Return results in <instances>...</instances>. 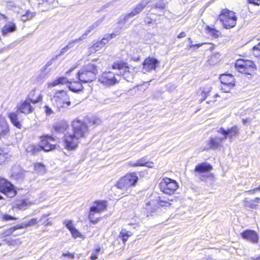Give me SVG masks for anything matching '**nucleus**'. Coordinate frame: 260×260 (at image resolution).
<instances>
[{"mask_svg":"<svg viewBox=\"0 0 260 260\" xmlns=\"http://www.w3.org/2000/svg\"><path fill=\"white\" fill-rule=\"evenodd\" d=\"M73 133H68L63 137V145L64 148L68 150L76 149L81 138H85L88 134L87 125L79 120L73 122Z\"/></svg>","mask_w":260,"mask_h":260,"instance_id":"obj_1","label":"nucleus"},{"mask_svg":"<svg viewBox=\"0 0 260 260\" xmlns=\"http://www.w3.org/2000/svg\"><path fill=\"white\" fill-rule=\"evenodd\" d=\"M113 70H117L116 72L105 71L99 77V81L104 86L109 87L114 86L120 81L119 75L122 74L121 70L126 69L124 62H114L112 65Z\"/></svg>","mask_w":260,"mask_h":260,"instance_id":"obj_2","label":"nucleus"},{"mask_svg":"<svg viewBox=\"0 0 260 260\" xmlns=\"http://www.w3.org/2000/svg\"><path fill=\"white\" fill-rule=\"evenodd\" d=\"M138 180L137 174L135 173H131L121 177L117 182L115 186L121 190L122 194H128L131 191V187L136 185Z\"/></svg>","mask_w":260,"mask_h":260,"instance_id":"obj_3","label":"nucleus"},{"mask_svg":"<svg viewBox=\"0 0 260 260\" xmlns=\"http://www.w3.org/2000/svg\"><path fill=\"white\" fill-rule=\"evenodd\" d=\"M35 90L31 91L28 95V98L22 103L19 106H18V112L25 114L31 113L34 110V108L30 105V103H37L42 100V96L39 94L37 98H34Z\"/></svg>","mask_w":260,"mask_h":260,"instance_id":"obj_4","label":"nucleus"},{"mask_svg":"<svg viewBox=\"0 0 260 260\" xmlns=\"http://www.w3.org/2000/svg\"><path fill=\"white\" fill-rule=\"evenodd\" d=\"M219 19L222 22L224 27L229 29L236 24L237 17L234 12L228 9H223L219 16Z\"/></svg>","mask_w":260,"mask_h":260,"instance_id":"obj_5","label":"nucleus"},{"mask_svg":"<svg viewBox=\"0 0 260 260\" xmlns=\"http://www.w3.org/2000/svg\"><path fill=\"white\" fill-rule=\"evenodd\" d=\"M159 186L160 191L163 193L171 195L174 193L179 185L175 180L166 177L161 179Z\"/></svg>","mask_w":260,"mask_h":260,"instance_id":"obj_6","label":"nucleus"},{"mask_svg":"<svg viewBox=\"0 0 260 260\" xmlns=\"http://www.w3.org/2000/svg\"><path fill=\"white\" fill-rule=\"evenodd\" d=\"M235 68L239 72L247 75H250L256 69V66L252 61L243 59L237 60Z\"/></svg>","mask_w":260,"mask_h":260,"instance_id":"obj_7","label":"nucleus"},{"mask_svg":"<svg viewBox=\"0 0 260 260\" xmlns=\"http://www.w3.org/2000/svg\"><path fill=\"white\" fill-rule=\"evenodd\" d=\"M0 192L9 198L14 197L17 192L13 185L10 181L1 177Z\"/></svg>","mask_w":260,"mask_h":260,"instance_id":"obj_8","label":"nucleus"},{"mask_svg":"<svg viewBox=\"0 0 260 260\" xmlns=\"http://www.w3.org/2000/svg\"><path fill=\"white\" fill-rule=\"evenodd\" d=\"M107 205L106 202L103 201H95L94 202L93 206L90 208L89 213L88 214V218L90 222L93 224L96 223L98 220L94 219V214L95 213H101L106 209Z\"/></svg>","mask_w":260,"mask_h":260,"instance_id":"obj_9","label":"nucleus"},{"mask_svg":"<svg viewBox=\"0 0 260 260\" xmlns=\"http://www.w3.org/2000/svg\"><path fill=\"white\" fill-rule=\"evenodd\" d=\"M41 145L42 150L45 151H49L56 148V137H53L48 135L41 137Z\"/></svg>","mask_w":260,"mask_h":260,"instance_id":"obj_10","label":"nucleus"},{"mask_svg":"<svg viewBox=\"0 0 260 260\" xmlns=\"http://www.w3.org/2000/svg\"><path fill=\"white\" fill-rule=\"evenodd\" d=\"M69 100V96L66 91L59 90L56 92L54 95L52 101L55 103L57 107H64V102Z\"/></svg>","mask_w":260,"mask_h":260,"instance_id":"obj_11","label":"nucleus"},{"mask_svg":"<svg viewBox=\"0 0 260 260\" xmlns=\"http://www.w3.org/2000/svg\"><path fill=\"white\" fill-rule=\"evenodd\" d=\"M217 132L223 136L225 140L228 138L231 141L233 137L238 136L239 129L237 126H234L227 130L223 127H220L217 130Z\"/></svg>","mask_w":260,"mask_h":260,"instance_id":"obj_12","label":"nucleus"},{"mask_svg":"<svg viewBox=\"0 0 260 260\" xmlns=\"http://www.w3.org/2000/svg\"><path fill=\"white\" fill-rule=\"evenodd\" d=\"M158 63L159 62L156 58L150 57L146 58L143 63L144 73L155 70Z\"/></svg>","mask_w":260,"mask_h":260,"instance_id":"obj_13","label":"nucleus"},{"mask_svg":"<svg viewBox=\"0 0 260 260\" xmlns=\"http://www.w3.org/2000/svg\"><path fill=\"white\" fill-rule=\"evenodd\" d=\"M78 79L83 83L91 82L96 79L93 74L82 68L77 74Z\"/></svg>","mask_w":260,"mask_h":260,"instance_id":"obj_14","label":"nucleus"},{"mask_svg":"<svg viewBox=\"0 0 260 260\" xmlns=\"http://www.w3.org/2000/svg\"><path fill=\"white\" fill-rule=\"evenodd\" d=\"M116 35L117 34H111L103 38L101 41L96 42L90 47V51L93 52L99 50L101 48H103L105 46V45L108 42L109 40L116 36Z\"/></svg>","mask_w":260,"mask_h":260,"instance_id":"obj_15","label":"nucleus"},{"mask_svg":"<svg viewBox=\"0 0 260 260\" xmlns=\"http://www.w3.org/2000/svg\"><path fill=\"white\" fill-rule=\"evenodd\" d=\"M241 235L244 239L247 240L253 243H257L258 241V235L253 230H245L241 233Z\"/></svg>","mask_w":260,"mask_h":260,"instance_id":"obj_16","label":"nucleus"},{"mask_svg":"<svg viewBox=\"0 0 260 260\" xmlns=\"http://www.w3.org/2000/svg\"><path fill=\"white\" fill-rule=\"evenodd\" d=\"M222 85H226L230 87L235 86V78L231 74H222L220 77Z\"/></svg>","mask_w":260,"mask_h":260,"instance_id":"obj_17","label":"nucleus"},{"mask_svg":"<svg viewBox=\"0 0 260 260\" xmlns=\"http://www.w3.org/2000/svg\"><path fill=\"white\" fill-rule=\"evenodd\" d=\"M212 169V166L207 162H202L197 165L194 172L199 174L208 172Z\"/></svg>","mask_w":260,"mask_h":260,"instance_id":"obj_18","label":"nucleus"},{"mask_svg":"<svg viewBox=\"0 0 260 260\" xmlns=\"http://www.w3.org/2000/svg\"><path fill=\"white\" fill-rule=\"evenodd\" d=\"M152 0H142L129 13L133 17L139 14Z\"/></svg>","mask_w":260,"mask_h":260,"instance_id":"obj_19","label":"nucleus"},{"mask_svg":"<svg viewBox=\"0 0 260 260\" xmlns=\"http://www.w3.org/2000/svg\"><path fill=\"white\" fill-rule=\"evenodd\" d=\"M16 30V24L13 22H7L4 26L2 28V34L6 36L8 34L14 32Z\"/></svg>","mask_w":260,"mask_h":260,"instance_id":"obj_20","label":"nucleus"},{"mask_svg":"<svg viewBox=\"0 0 260 260\" xmlns=\"http://www.w3.org/2000/svg\"><path fill=\"white\" fill-rule=\"evenodd\" d=\"M49 214H44L42 216L41 219L38 222H41L43 218L47 217ZM38 222L37 219L36 218H32L28 221H25L20 225H18L20 229H24L28 226H31L35 225Z\"/></svg>","mask_w":260,"mask_h":260,"instance_id":"obj_21","label":"nucleus"},{"mask_svg":"<svg viewBox=\"0 0 260 260\" xmlns=\"http://www.w3.org/2000/svg\"><path fill=\"white\" fill-rule=\"evenodd\" d=\"M82 68L86 71L93 74L94 77L96 78V76L99 73V70L100 69V67L97 65L93 62H90L84 66Z\"/></svg>","mask_w":260,"mask_h":260,"instance_id":"obj_22","label":"nucleus"},{"mask_svg":"<svg viewBox=\"0 0 260 260\" xmlns=\"http://www.w3.org/2000/svg\"><path fill=\"white\" fill-rule=\"evenodd\" d=\"M102 23L101 20H99L93 23L91 25L89 26L86 30L85 32L80 36V40L85 39L87 36L92 31H94Z\"/></svg>","mask_w":260,"mask_h":260,"instance_id":"obj_23","label":"nucleus"},{"mask_svg":"<svg viewBox=\"0 0 260 260\" xmlns=\"http://www.w3.org/2000/svg\"><path fill=\"white\" fill-rule=\"evenodd\" d=\"M9 131V126L7 121L0 115V137L6 135Z\"/></svg>","mask_w":260,"mask_h":260,"instance_id":"obj_24","label":"nucleus"},{"mask_svg":"<svg viewBox=\"0 0 260 260\" xmlns=\"http://www.w3.org/2000/svg\"><path fill=\"white\" fill-rule=\"evenodd\" d=\"M225 140L224 137H215L211 138L210 140L209 146L211 149H217L220 147L221 143L223 140Z\"/></svg>","mask_w":260,"mask_h":260,"instance_id":"obj_25","label":"nucleus"},{"mask_svg":"<svg viewBox=\"0 0 260 260\" xmlns=\"http://www.w3.org/2000/svg\"><path fill=\"white\" fill-rule=\"evenodd\" d=\"M18 112H11L9 114L8 117L12 123L17 128H20L21 124L18 119Z\"/></svg>","mask_w":260,"mask_h":260,"instance_id":"obj_26","label":"nucleus"},{"mask_svg":"<svg viewBox=\"0 0 260 260\" xmlns=\"http://www.w3.org/2000/svg\"><path fill=\"white\" fill-rule=\"evenodd\" d=\"M68 127L66 122H59L53 126L52 129L56 134L63 133Z\"/></svg>","mask_w":260,"mask_h":260,"instance_id":"obj_27","label":"nucleus"},{"mask_svg":"<svg viewBox=\"0 0 260 260\" xmlns=\"http://www.w3.org/2000/svg\"><path fill=\"white\" fill-rule=\"evenodd\" d=\"M70 90L74 92H78L82 91L83 87L81 83L79 82H70L68 86Z\"/></svg>","mask_w":260,"mask_h":260,"instance_id":"obj_28","label":"nucleus"},{"mask_svg":"<svg viewBox=\"0 0 260 260\" xmlns=\"http://www.w3.org/2000/svg\"><path fill=\"white\" fill-rule=\"evenodd\" d=\"M25 149L26 152L30 153L32 155H35L42 150V148L40 145L30 144L26 147Z\"/></svg>","mask_w":260,"mask_h":260,"instance_id":"obj_29","label":"nucleus"},{"mask_svg":"<svg viewBox=\"0 0 260 260\" xmlns=\"http://www.w3.org/2000/svg\"><path fill=\"white\" fill-rule=\"evenodd\" d=\"M133 235L131 232L127 231L125 229H122L119 234V237L122 238L123 243H125L129 237Z\"/></svg>","mask_w":260,"mask_h":260,"instance_id":"obj_30","label":"nucleus"},{"mask_svg":"<svg viewBox=\"0 0 260 260\" xmlns=\"http://www.w3.org/2000/svg\"><path fill=\"white\" fill-rule=\"evenodd\" d=\"M124 65L126 69L121 70L122 74H120L119 77L122 76H123V78L126 81H129L131 79V76H132V75L128 70L129 68L126 66V64L125 63H124Z\"/></svg>","mask_w":260,"mask_h":260,"instance_id":"obj_31","label":"nucleus"},{"mask_svg":"<svg viewBox=\"0 0 260 260\" xmlns=\"http://www.w3.org/2000/svg\"><path fill=\"white\" fill-rule=\"evenodd\" d=\"M69 82L68 79L67 77H59L58 79L55 80L52 82L50 85L52 87L55 86L59 84H64Z\"/></svg>","mask_w":260,"mask_h":260,"instance_id":"obj_32","label":"nucleus"},{"mask_svg":"<svg viewBox=\"0 0 260 260\" xmlns=\"http://www.w3.org/2000/svg\"><path fill=\"white\" fill-rule=\"evenodd\" d=\"M173 201V200H165L164 198L160 197H158L157 200L158 204L162 207H167L171 205V202Z\"/></svg>","mask_w":260,"mask_h":260,"instance_id":"obj_33","label":"nucleus"},{"mask_svg":"<svg viewBox=\"0 0 260 260\" xmlns=\"http://www.w3.org/2000/svg\"><path fill=\"white\" fill-rule=\"evenodd\" d=\"M35 16V13L29 11H26L25 14L21 16V20L25 22Z\"/></svg>","mask_w":260,"mask_h":260,"instance_id":"obj_34","label":"nucleus"},{"mask_svg":"<svg viewBox=\"0 0 260 260\" xmlns=\"http://www.w3.org/2000/svg\"><path fill=\"white\" fill-rule=\"evenodd\" d=\"M20 229L18 225H17L15 226L11 227L8 230H5L2 234L3 236L6 237L9 236L12 234L14 231Z\"/></svg>","mask_w":260,"mask_h":260,"instance_id":"obj_35","label":"nucleus"},{"mask_svg":"<svg viewBox=\"0 0 260 260\" xmlns=\"http://www.w3.org/2000/svg\"><path fill=\"white\" fill-rule=\"evenodd\" d=\"M206 29L212 37L214 38H217L218 37L219 33V31L216 30L214 28L210 27L209 26H207L206 27Z\"/></svg>","mask_w":260,"mask_h":260,"instance_id":"obj_36","label":"nucleus"},{"mask_svg":"<svg viewBox=\"0 0 260 260\" xmlns=\"http://www.w3.org/2000/svg\"><path fill=\"white\" fill-rule=\"evenodd\" d=\"M132 17H133V16L131 15V14L129 13H127V14H126L124 16H121L119 18V19L118 20V24H119L120 25H123L125 23H126L128 21V20L130 18H132Z\"/></svg>","mask_w":260,"mask_h":260,"instance_id":"obj_37","label":"nucleus"},{"mask_svg":"<svg viewBox=\"0 0 260 260\" xmlns=\"http://www.w3.org/2000/svg\"><path fill=\"white\" fill-rule=\"evenodd\" d=\"M146 161V158L143 157L138 159L136 162H130V165L132 167L144 166Z\"/></svg>","mask_w":260,"mask_h":260,"instance_id":"obj_38","label":"nucleus"},{"mask_svg":"<svg viewBox=\"0 0 260 260\" xmlns=\"http://www.w3.org/2000/svg\"><path fill=\"white\" fill-rule=\"evenodd\" d=\"M35 170L39 173H44L45 172V168L43 164L41 163H37L35 164Z\"/></svg>","mask_w":260,"mask_h":260,"instance_id":"obj_39","label":"nucleus"},{"mask_svg":"<svg viewBox=\"0 0 260 260\" xmlns=\"http://www.w3.org/2000/svg\"><path fill=\"white\" fill-rule=\"evenodd\" d=\"M100 250L101 248L99 247L96 248L95 249L92 250V254L90 256V259L91 260L96 259L98 258V255L99 253Z\"/></svg>","mask_w":260,"mask_h":260,"instance_id":"obj_40","label":"nucleus"},{"mask_svg":"<svg viewBox=\"0 0 260 260\" xmlns=\"http://www.w3.org/2000/svg\"><path fill=\"white\" fill-rule=\"evenodd\" d=\"M80 37L79 38H78V39H76L75 40H72V41H70L68 44H67L66 46V47L68 49H70L72 48H73L74 46V44L75 43H76L77 42H78L79 41H82L83 40H80Z\"/></svg>","mask_w":260,"mask_h":260,"instance_id":"obj_41","label":"nucleus"},{"mask_svg":"<svg viewBox=\"0 0 260 260\" xmlns=\"http://www.w3.org/2000/svg\"><path fill=\"white\" fill-rule=\"evenodd\" d=\"M165 3L162 1H160L159 2L156 3L155 5H153L152 8L159 9H164L165 8Z\"/></svg>","mask_w":260,"mask_h":260,"instance_id":"obj_42","label":"nucleus"},{"mask_svg":"<svg viewBox=\"0 0 260 260\" xmlns=\"http://www.w3.org/2000/svg\"><path fill=\"white\" fill-rule=\"evenodd\" d=\"M26 172L23 170H20L18 173L14 172L13 175L15 176L17 179L22 178Z\"/></svg>","mask_w":260,"mask_h":260,"instance_id":"obj_43","label":"nucleus"},{"mask_svg":"<svg viewBox=\"0 0 260 260\" xmlns=\"http://www.w3.org/2000/svg\"><path fill=\"white\" fill-rule=\"evenodd\" d=\"M64 224L70 232L75 228L72 220L66 221L64 222Z\"/></svg>","mask_w":260,"mask_h":260,"instance_id":"obj_44","label":"nucleus"},{"mask_svg":"<svg viewBox=\"0 0 260 260\" xmlns=\"http://www.w3.org/2000/svg\"><path fill=\"white\" fill-rule=\"evenodd\" d=\"M251 51L253 55L256 57L260 56V50L257 47L254 46L253 47Z\"/></svg>","mask_w":260,"mask_h":260,"instance_id":"obj_45","label":"nucleus"},{"mask_svg":"<svg viewBox=\"0 0 260 260\" xmlns=\"http://www.w3.org/2000/svg\"><path fill=\"white\" fill-rule=\"evenodd\" d=\"M57 58L58 56L55 55L54 56H53L50 60L47 61L46 65L44 67V69L45 70L48 67L50 66L53 63V61L57 59Z\"/></svg>","mask_w":260,"mask_h":260,"instance_id":"obj_46","label":"nucleus"},{"mask_svg":"<svg viewBox=\"0 0 260 260\" xmlns=\"http://www.w3.org/2000/svg\"><path fill=\"white\" fill-rule=\"evenodd\" d=\"M6 154L4 152V150L0 149V164H1L5 161L6 158Z\"/></svg>","mask_w":260,"mask_h":260,"instance_id":"obj_47","label":"nucleus"},{"mask_svg":"<svg viewBox=\"0 0 260 260\" xmlns=\"http://www.w3.org/2000/svg\"><path fill=\"white\" fill-rule=\"evenodd\" d=\"M2 219L4 221H9L15 219V217L8 214H4L2 216Z\"/></svg>","mask_w":260,"mask_h":260,"instance_id":"obj_48","label":"nucleus"},{"mask_svg":"<svg viewBox=\"0 0 260 260\" xmlns=\"http://www.w3.org/2000/svg\"><path fill=\"white\" fill-rule=\"evenodd\" d=\"M71 233L72 235V236L74 238H76L77 237H79L80 235V233L78 232V231L75 228L73 230L71 231Z\"/></svg>","mask_w":260,"mask_h":260,"instance_id":"obj_49","label":"nucleus"},{"mask_svg":"<svg viewBox=\"0 0 260 260\" xmlns=\"http://www.w3.org/2000/svg\"><path fill=\"white\" fill-rule=\"evenodd\" d=\"M233 87H230L229 86H227L226 85H222L221 87V90L224 92H229L230 90Z\"/></svg>","mask_w":260,"mask_h":260,"instance_id":"obj_50","label":"nucleus"},{"mask_svg":"<svg viewBox=\"0 0 260 260\" xmlns=\"http://www.w3.org/2000/svg\"><path fill=\"white\" fill-rule=\"evenodd\" d=\"M45 112L47 115H50L51 114L53 113V111L48 106H45L44 107Z\"/></svg>","mask_w":260,"mask_h":260,"instance_id":"obj_51","label":"nucleus"},{"mask_svg":"<svg viewBox=\"0 0 260 260\" xmlns=\"http://www.w3.org/2000/svg\"><path fill=\"white\" fill-rule=\"evenodd\" d=\"M69 50V49L66 47V46L64 47L63 48H62L58 54L57 55H56V56H58V57L59 56H60L62 55H63L64 53H66Z\"/></svg>","mask_w":260,"mask_h":260,"instance_id":"obj_52","label":"nucleus"},{"mask_svg":"<svg viewBox=\"0 0 260 260\" xmlns=\"http://www.w3.org/2000/svg\"><path fill=\"white\" fill-rule=\"evenodd\" d=\"M62 256L64 257H68L70 259H74V255L72 253H70L69 252H63L62 253Z\"/></svg>","mask_w":260,"mask_h":260,"instance_id":"obj_53","label":"nucleus"},{"mask_svg":"<svg viewBox=\"0 0 260 260\" xmlns=\"http://www.w3.org/2000/svg\"><path fill=\"white\" fill-rule=\"evenodd\" d=\"M252 202V200H248L247 198H245L243 201L244 206L247 207H250V204Z\"/></svg>","mask_w":260,"mask_h":260,"instance_id":"obj_54","label":"nucleus"},{"mask_svg":"<svg viewBox=\"0 0 260 260\" xmlns=\"http://www.w3.org/2000/svg\"><path fill=\"white\" fill-rule=\"evenodd\" d=\"M249 3L253 4L255 5L259 6L260 0H248Z\"/></svg>","mask_w":260,"mask_h":260,"instance_id":"obj_55","label":"nucleus"},{"mask_svg":"<svg viewBox=\"0 0 260 260\" xmlns=\"http://www.w3.org/2000/svg\"><path fill=\"white\" fill-rule=\"evenodd\" d=\"M153 163L151 161H146L145 162L144 167L148 168H152Z\"/></svg>","mask_w":260,"mask_h":260,"instance_id":"obj_56","label":"nucleus"},{"mask_svg":"<svg viewBox=\"0 0 260 260\" xmlns=\"http://www.w3.org/2000/svg\"><path fill=\"white\" fill-rule=\"evenodd\" d=\"M252 119L250 118H247L246 119H242V122L243 124H246L247 123H250Z\"/></svg>","mask_w":260,"mask_h":260,"instance_id":"obj_57","label":"nucleus"},{"mask_svg":"<svg viewBox=\"0 0 260 260\" xmlns=\"http://www.w3.org/2000/svg\"><path fill=\"white\" fill-rule=\"evenodd\" d=\"M186 36V34L185 32H180L177 36V38L179 39L184 38Z\"/></svg>","mask_w":260,"mask_h":260,"instance_id":"obj_58","label":"nucleus"},{"mask_svg":"<svg viewBox=\"0 0 260 260\" xmlns=\"http://www.w3.org/2000/svg\"><path fill=\"white\" fill-rule=\"evenodd\" d=\"M257 207V205L256 203H255L254 202H253V201H252V202L251 203V204H250V208L251 209H256Z\"/></svg>","mask_w":260,"mask_h":260,"instance_id":"obj_59","label":"nucleus"},{"mask_svg":"<svg viewBox=\"0 0 260 260\" xmlns=\"http://www.w3.org/2000/svg\"><path fill=\"white\" fill-rule=\"evenodd\" d=\"M252 201L255 203H259L260 202V198L257 197L255 198L254 200H252Z\"/></svg>","mask_w":260,"mask_h":260,"instance_id":"obj_60","label":"nucleus"},{"mask_svg":"<svg viewBox=\"0 0 260 260\" xmlns=\"http://www.w3.org/2000/svg\"><path fill=\"white\" fill-rule=\"evenodd\" d=\"M258 190H260V185L253 189L249 190V191H257Z\"/></svg>","mask_w":260,"mask_h":260,"instance_id":"obj_61","label":"nucleus"},{"mask_svg":"<svg viewBox=\"0 0 260 260\" xmlns=\"http://www.w3.org/2000/svg\"><path fill=\"white\" fill-rule=\"evenodd\" d=\"M67 105V106H70L71 104V102L69 100L66 101V102H64V105Z\"/></svg>","mask_w":260,"mask_h":260,"instance_id":"obj_62","label":"nucleus"},{"mask_svg":"<svg viewBox=\"0 0 260 260\" xmlns=\"http://www.w3.org/2000/svg\"><path fill=\"white\" fill-rule=\"evenodd\" d=\"M251 260H260V256L251 257H250Z\"/></svg>","mask_w":260,"mask_h":260,"instance_id":"obj_63","label":"nucleus"},{"mask_svg":"<svg viewBox=\"0 0 260 260\" xmlns=\"http://www.w3.org/2000/svg\"><path fill=\"white\" fill-rule=\"evenodd\" d=\"M45 225H51V222L50 221H48V219H47L46 221H45L44 223H43Z\"/></svg>","mask_w":260,"mask_h":260,"instance_id":"obj_64","label":"nucleus"}]
</instances>
